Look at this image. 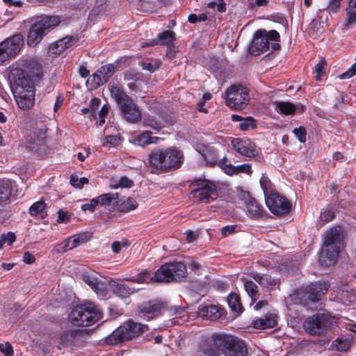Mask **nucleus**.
I'll list each match as a JSON object with an SVG mask.
<instances>
[{
  "instance_id": "nucleus-33",
  "label": "nucleus",
  "mask_w": 356,
  "mask_h": 356,
  "mask_svg": "<svg viewBox=\"0 0 356 356\" xmlns=\"http://www.w3.org/2000/svg\"><path fill=\"white\" fill-rule=\"evenodd\" d=\"M351 341L352 338L349 337H339L333 342V346L339 351L346 352L350 347Z\"/></svg>"
},
{
  "instance_id": "nucleus-51",
  "label": "nucleus",
  "mask_w": 356,
  "mask_h": 356,
  "mask_svg": "<svg viewBox=\"0 0 356 356\" xmlns=\"http://www.w3.org/2000/svg\"><path fill=\"white\" fill-rule=\"evenodd\" d=\"M98 74L99 72H96L88 80V81H91L92 86L95 88L102 86L106 83L105 79Z\"/></svg>"
},
{
  "instance_id": "nucleus-11",
  "label": "nucleus",
  "mask_w": 356,
  "mask_h": 356,
  "mask_svg": "<svg viewBox=\"0 0 356 356\" xmlns=\"http://www.w3.org/2000/svg\"><path fill=\"white\" fill-rule=\"evenodd\" d=\"M280 38V34L275 30L267 31L259 30L254 34L250 47V51L254 55H259L261 52L268 49L269 42L277 41Z\"/></svg>"
},
{
  "instance_id": "nucleus-55",
  "label": "nucleus",
  "mask_w": 356,
  "mask_h": 356,
  "mask_svg": "<svg viewBox=\"0 0 356 356\" xmlns=\"http://www.w3.org/2000/svg\"><path fill=\"white\" fill-rule=\"evenodd\" d=\"M0 352L4 355V356H13V349L11 344L8 342L5 343H0Z\"/></svg>"
},
{
  "instance_id": "nucleus-22",
  "label": "nucleus",
  "mask_w": 356,
  "mask_h": 356,
  "mask_svg": "<svg viewBox=\"0 0 356 356\" xmlns=\"http://www.w3.org/2000/svg\"><path fill=\"white\" fill-rule=\"evenodd\" d=\"M13 58H15L21 51L24 45V37L22 34H15L2 42Z\"/></svg>"
},
{
  "instance_id": "nucleus-6",
  "label": "nucleus",
  "mask_w": 356,
  "mask_h": 356,
  "mask_svg": "<svg viewBox=\"0 0 356 356\" xmlns=\"http://www.w3.org/2000/svg\"><path fill=\"white\" fill-rule=\"evenodd\" d=\"M177 163L178 152L176 149L156 148L149 156V165L152 172L171 168Z\"/></svg>"
},
{
  "instance_id": "nucleus-20",
  "label": "nucleus",
  "mask_w": 356,
  "mask_h": 356,
  "mask_svg": "<svg viewBox=\"0 0 356 356\" xmlns=\"http://www.w3.org/2000/svg\"><path fill=\"white\" fill-rule=\"evenodd\" d=\"M195 150L199 152L204 160L209 164L214 163L217 159V152L213 147L202 142H197L193 144Z\"/></svg>"
},
{
  "instance_id": "nucleus-41",
  "label": "nucleus",
  "mask_w": 356,
  "mask_h": 356,
  "mask_svg": "<svg viewBox=\"0 0 356 356\" xmlns=\"http://www.w3.org/2000/svg\"><path fill=\"white\" fill-rule=\"evenodd\" d=\"M65 49L66 46H65L60 39L51 44L49 46V53L51 54L58 55L63 52Z\"/></svg>"
},
{
  "instance_id": "nucleus-29",
  "label": "nucleus",
  "mask_w": 356,
  "mask_h": 356,
  "mask_svg": "<svg viewBox=\"0 0 356 356\" xmlns=\"http://www.w3.org/2000/svg\"><path fill=\"white\" fill-rule=\"evenodd\" d=\"M222 314V309L216 305H210L202 307L199 311V315L208 319L214 321L219 318Z\"/></svg>"
},
{
  "instance_id": "nucleus-26",
  "label": "nucleus",
  "mask_w": 356,
  "mask_h": 356,
  "mask_svg": "<svg viewBox=\"0 0 356 356\" xmlns=\"http://www.w3.org/2000/svg\"><path fill=\"white\" fill-rule=\"evenodd\" d=\"M277 323V316L274 314H269L264 317L256 319L252 322L255 329L264 330L273 327Z\"/></svg>"
},
{
  "instance_id": "nucleus-7",
  "label": "nucleus",
  "mask_w": 356,
  "mask_h": 356,
  "mask_svg": "<svg viewBox=\"0 0 356 356\" xmlns=\"http://www.w3.org/2000/svg\"><path fill=\"white\" fill-rule=\"evenodd\" d=\"M146 330V325L132 320H129L113 331L108 337L106 341L109 344L115 345L129 341L144 333Z\"/></svg>"
},
{
  "instance_id": "nucleus-52",
  "label": "nucleus",
  "mask_w": 356,
  "mask_h": 356,
  "mask_svg": "<svg viewBox=\"0 0 356 356\" xmlns=\"http://www.w3.org/2000/svg\"><path fill=\"white\" fill-rule=\"evenodd\" d=\"M12 58L13 56H11L6 46L3 44V43L1 42L0 43V64L4 63L6 60H8Z\"/></svg>"
},
{
  "instance_id": "nucleus-61",
  "label": "nucleus",
  "mask_w": 356,
  "mask_h": 356,
  "mask_svg": "<svg viewBox=\"0 0 356 356\" xmlns=\"http://www.w3.org/2000/svg\"><path fill=\"white\" fill-rule=\"evenodd\" d=\"M199 356H218L217 351L210 347H204L200 351Z\"/></svg>"
},
{
  "instance_id": "nucleus-48",
  "label": "nucleus",
  "mask_w": 356,
  "mask_h": 356,
  "mask_svg": "<svg viewBox=\"0 0 356 356\" xmlns=\"http://www.w3.org/2000/svg\"><path fill=\"white\" fill-rule=\"evenodd\" d=\"M212 98V95L209 92H206L203 95L202 97L197 104V108L198 111L202 113H207V108L204 107L205 103Z\"/></svg>"
},
{
  "instance_id": "nucleus-60",
  "label": "nucleus",
  "mask_w": 356,
  "mask_h": 356,
  "mask_svg": "<svg viewBox=\"0 0 356 356\" xmlns=\"http://www.w3.org/2000/svg\"><path fill=\"white\" fill-rule=\"evenodd\" d=\"M120 138L116 136H107L104 138L102 144L107 147L108 145H116L118 144Z\"/></svg>"
},
{
  "instance_id": "nucleus-24",
  "label": "nucleus",
  "mask_w": 356,
  "mask_h": 356,
  "mask_svg": "<svg viewBox=\"0 0 356 356\" xmlns=\"http://www.w3.org/2000/svg\"><path fill=\"white\" fill-rule=\"evenodd\" d=\"M161 140L159 137L152 136L151 131H145L136 135L133 139V143L136 145L144 147L151 144H157Z\"/></svg>"
},
{
  "instance_id": "nucleus-17",
  "label": "nucleus",
  "mask_w": 356,
  "mask_h": 356,
  "mask_svg": "<svg viewBox=\"0 0 356 356\" xmlns=\"http://www.w3.org/2000/svg\"><path fill=\"white\" fill-rule=\"evenodd\" d=\"M176 41V34L172 31H165L163 33L159 34L156 40H153L151 43L146 44L147 46L155 45L161 44L165 45L168 47L166 55L170 58H175L176 56L175 47L174 42Z\"/></svg>"
},
{
  "instance_id": "nucleus-47",
  "label": "nucleus",
  "mask_w": 356,
  "mask_h": 356,
  "mask_svg": "<svg viewBox=\"0 0 356 356\" xmlns=\"http://www.w3.org/2000/svg\"><path fill=\"white\" fill-rule=\"evenodd\" d=\"M130 245V243L127 239H122L121 241H115L111 245V248L113 252L119 253L122 249L127 248Z\"/></svg>"
},
{
  "instance_id": "nucleus-64",
  "label": "nucleus",
  "mask_w": 356,
  "mask_h": 356,
  "mask_svg": "<svg viewBox=\"0 0 356 356\" xmlns=\"http://www.w3.org/2000/svg\"><path fill=\"white\" fill-rule=\"evenodd\" d=\"M334 218V213L330 210H325L321 212V219L323 222H329Z\"/></svg>"
},
{
  "instance_id": "nucleus-1",
  "label": "nucleus",
  "mask_w": 356,
  "mask_h": 356,
  "mask_svg": "<svg viewBox=\"0 0 356 356\" xmlns=\"http://www.w3.org/2000/svg\"><path fill=\"white\" fill-rule=\"evenodd\" d=\"M8 79L18 106L23 110L31 108L35 102V88L31 77L26 72L16 67L10 71Z\"/></svg>"
},
{
  "instance_id": "nucleus-38",
  "label": "nucleus",
  "mask_w": 356,
  "mask_h": 356,
  "mask_svg": "<svg viewBox=\"0 0 356 356\" xmlns=\"http://www.w3.org/2000/svg\"><path fill=\"white\" fill-rule=\"evenodd\" d=\"M227 159L226 157H224L218 162L219 167L228 175H236V166L232 165L231 163H227Z\"/></svg>"
},
{
  "instance_id": "nucleus-45",
  "label": "nucleus",
  "mask_w": 356,
  "mask_h": 356,
  "mask_svg": "<svg viewBox=\"0 0 356 356\" xmlns=\"http://www.w3.org/2000/svg\"><path fill=\"white\" fill-rule=\"evenodd\" d=\"M117 198V193H106L99 195L96 199L99 200V203H100L102 205L108 206L111 203L113 200H116Z\"/></svg>"
},
{
  "instance_id": "nucleus-58",
  "label": "nucleus",
  "mask_w": 356,
  "mask_h": 356,
  "mask_svg": "<svg viewBox=\"0 0 356 356\" xmlns=\"http://www.w3.org/2000/svg\"><path fill=\"white\" fill-rule=\"evenodd\" d=\"M99 204V200L96 198H93L90 200V202L86 203L81 205V209L84 211H89L90 212L94 211L96 206Z\"/></svg>"
},
{
  "instance_id": "nucleus-62",
  "label": "nucleus",
  "mask_w": 356,
  "mask_h": 356,
  "mask_svg": "<svg viewBox=\"0 0 356 356\" xmlns=\"http://www.w3.org/2000/svg\"><path fill=\"white\" fill-rule=\"evenodd\" d=\"M1 238L5 243H7L8 245H12L16 240L15 234L11 232L2 234Z\"/></svg>"
},
{
  "instance_id": "nucleus-9",
  "label": "nucleus",
  "mask_w": 356,
  "mask_h": 356,
  "mask_svg": "<svg viewBox=\"0 0 356 356\" xmlns=\"http://www.w3.org/2000/svg\"><path fill=\"white\" fill-rule=\"evenodd\" d=\"M191 195L197 202L209 203L218 197L216 185L211 181L200 179L192 184Z\"/></svg>"
},
{
  "instance_id": "nucleus-49",
  "label": "nucleus",
  "mask_w": 356,
  "mask_h": 356,
  "mask_svg": "<svg viewBox=\"0 0 356 356\" xmlns=\"http://www.w3.org/2000/svg\"><path fill=\"white\" fill-rule=\"evenodd\" d=\"M239 129L242 131H247L255 127L254 120L252 118L248 117L243 119L238 124Z\"/></svg>"
},
{
  "instance_id": "nucleus-46",
  "label": "nucleus",
  "mask_w": 356,
  "mask_h": 356,
  "mask_svg": "<svg viewBox=\"0 0 356 356\" xmlns=\"http://www.w3.org/2000/svg\"><path fill=\"white\" fill-rule=\"evenodd\" d=\"M88 183V179L86 177L79 178L76 175H72L70 177V184L77 188H82L85 184Z\"/></svg>"
},
{
  "instance_id": "nucleus-21",
  "label": "nucleus",
  "mask_w": 356,
  "mask_h": 356,
  "mask_svg": "<svg viewBox=\"0 0 356 356\" xmlns=\"http://www.w3.org/2000/svg\"><path fill=\"white\" fill-rule=\"evenodd\" d=\"M86 242L85 236L83 234L74 235L70 237L54 248L56 252H67Z\"/></svg>"
},
{
  "instance_id": "nucleus-34",
  "label": "nucleus",
  "mask_w": 356,
  "mask_h": 356,
  "mask_svg": "<svg viewBox=\"0 0 356 356\" xmlns=\"http://www.w3.org/2000/svg\"><path fill=\"white\" fill-rule=\"evenodd\" d=\"M275 104L277 109L284 115L293 114L296 110V106L288 102H277Z\"/></svg>"
},
{
  "instance_id": "nucleus-13",
  "label": "nucleus",
  "mask_w": 356,
  "mask_h": 356,
  "mask_svg": "<svg viewBox=\"0 0 356 356\" xmlns=\"http://www.w3.org/2000/svg\"><path fill=\"white\" fill-rule=\"evenodd\" d=\"M330 320L327 315H314L304 323L305 329L311 334H321L328 327Z\"/></svg>"
},
{
  "instance_id": "nucleus-35",
  "label": "nucleus",
  "mask_w": 356,
  "mask_h": 356,
  "mask_svg": "<svg viewBox=\"0 0 356 356\" xmlns=\"http://www.w3.org/2000/svg\"><path fill=\"white\" fill-rule=\"evenodd\" d=\"M126 280L139 284H145L153 282V277L151 276L149 271L144 270L136 277H134L131 279H127Z\"/></svg>"
},
{
  "instance_id": "nucleus-3",
  "label": "nucleus",
  "mask_w": 356,
  "mask_h": 356,
  "mask_svg": "<svg viewBox=\"0 0 356 356\" xmlns=\"http://www.w3.org/2000/svg\"><path fill=\"white\" fill-rule=\"evenodd\" d=\"M111 96L119 106L124 118L129 122L137 123L142 120L141 109L136 105L120 87L115 85L110 86Z\"/></svg>"
},
{
  "instance_id": "nucleus-19",
  "label": "nucleus",
  "mask_w": 356,
  "mask_h": 356,
  "mask_svg": "<svg viewBox=\"0 0 356 356\" xmlns=\"http://www.w3.org/2000/svg\"><path fill=\"white\" fill-rule=\"evenodd\" d=\"M328 286L325 282H318L310 285L309 291L305 293L309 300L314 302L320 300L327 292Z\"/></svg>"
},
{
  "instance_id": "nucleus-40",
  "label": "nucleus",
  "mask_w": 356,
  "mask_h": 356,
  "mask_svg": "<svg viewBox=\"0 0 356 356\" xmlns=\"http://www.w3.org/2000/svg\"><path fill=\"white\" fill-rule=\"evenodd\" d=\"M244 287L248 294L253 300L257 298V286L252 281H245Z\"/></svg>"
},
{
  "instance_id": "nucleus-39",
  "label": "nucleus",
  "mask_w": 356,
  "mask_h": 356,
  "mask_svg": "<svg viewBox=\"0 0 356 356\" xmlns=\"http://www.w3.org/2000/svg\"><path fill=\"white\" fill-rule=\"evenodd\" d=\"M44 208L45 204L44 201H38L31 205V207L29 209V213L33 216L38 215L42 216V213Z\"/></svg>"
},
{
  "instance_id": "nucleus-44",
  "label": "nucleus",
  "mask_w": 356,
  "mask_h": 356,
  "mask_svg": "<svg viewBox=\"0 0 356 356\" xmlns=\"http://www.w3.org/2000/svg\"><path fill=\"white\" fill-rule=\"evenodd\" d=\"M98 74H100L105 79L106 82L114 73V67L112 65H106L101 67L97 71Z\"/></svg>"
},
{
  "instance_id": "nucleus-4",
  "label": "nucleus",
  "mask_w": 356,
  "mask_h": 356,
  "mask_svg": "<svg viewBox=\"0 0 356 356\" xmlns=\"http://www.w3.org/2000/svg\"><path fill=\"white\" fill-rule=\"evenodd\" d=\"M102 318L99 309L92 302L77 305L69 315L70 322L75 326H89Z\"/></svg>"
},
{
  "instance_id": "nucleus-54",
  "label": "nucleus",
  "mask_w": 356,
  "mask_h": 356,
  "mask_svg": "<svg viewBox=\"0 0 356 356\" xmlns=\"http://www.w3.org/2000/svg\"><path fill=\"white\" fill-rule=\"evenodd\" d=\"M293 133L300 143H305L306 141V130L303 127L295 128L293 130Z\"/></svg>"
},
{
  "instance_id": "nucleus-27",
  "label": "nucleus",
  "mask_w": 356,
  "mask_h": 356,
  "mask_svg": "<svg viewBox=\"0 0 356 356\" xmlns=\"http://www.w3.org/2000/svg\"><path fill=\"white\" fill-rule=\"evenodd\" d=\"M82 337V332L79 330H74L65 332L60 337V343L63 346L76 345Z\"/></svg>"
},
{
  "instance_id": "nucleus-43",
  "label": "nucleus",
  "mask_w": 356,
  "mask_h": 356,
  "mask_svg": "<svg viewBox=\"0 0 356 356\" xmlns=\"http://www.w3.org/2000/svg\"><path fill=\"white\" fill-rule=\"evenodd\" d=\"M260 185L261 188L264 191L265 197H266L267 195H270L273 193L271 191L272 184L269 179V178L264 174L262 175L260 179Z\"/></svg>"
},
{
  "instance_id": "nucleus-63",
  "label": "nucleus",
  "mask_w": 356,
  "mask_h": 356,
  "mask_svg": "<svg viewBox=\"0 0 356 356\" xmlns=\"http://www.w3.org/2000/svg\"><path fill=\"white\" fill-rule=\"evenodd\" d=\"M240 172H244L248 175H250L252 173V168L248 164H242L236 166V175Z\"/></svg>"
},
{
  "instance_id": "nucleus-42",
  "label": "nucleus",
  "mask_w": 356,
  "mask_h": 356,
  "mask_svg": "<svg viewBox=\"0 0 356 356\" xmlns=\"http://www.w3.org/2000/svg\"><path fill=\"white\" fill-rule=\"evenodd\" d=\"M133 185V181L127 177H122L120 179L117 181H113L111 184V187L113 189L121 188H130Z\"/></svg>"
},
{
  "instance_id": "nucleus-12",
  "label": "nucleus",
  "mask_w": 356,
  "mask_h": 356,
  "mask_svg": "<svg viewBox=\"0 0 356 356\" xmlns=\"http://www.w3.org/2000/svg\"><path fill=\"white\" fill-rule=\"evenodd\" d=\"M266 203L269 210L275 215L286 214L291 209L290 202L284 197L276 193L267 195Z\"/></svg>"
},
{
  "instance_id": "nucleus-36",
  "label": "nucleus",
  "mask_w": 356,
  "mask_h": 356,
  "mask_svg": "<svg viewBox=\"0 0 356 356\" xmlns=\"http://www.w3.org/2000/svg\"><path fill=\"white\" fill-rule=\"evenodd\" d=\"M254 279L257 281L261 286H264L266 288H270L277 284V281L275 279H273L270 276L264 275H257Z\"/></svg>"
},
{
  "instance_id": "nucleus-37",
  "label": "nucleus",
  "mask_w": 356,
  "mask_h": 356,
  "mask_svg": "<svg viewBox=\"0 0 356 356\" xmlns=\"http://www.w3.org/2000/svg\"><path fill=\"white\" fill-rule=\"evenodd\" d=\"M137 206L138 204L134 199L128 197L124 200H121L120 209L123 212H129L130 211L134 210Z\"/></svg>"
},
{
  "instance_id": "nucleus-25",
  "label": "nucleus",
  "mask_w": 356,
  "mask_h": 356,
  "mask_svg": "<svg viewBox=\"0 0 356 356\" xmlns=\"http://www.w3.org/2000/svg\"><path fill=\"white\" fill-rule=\"evenodd\" d=\"M109 286L113 292L120 298H126L136 291L135 288L116 280H111Z\"/></svg>"
},
{
  "instance_id": "nucleus-53",
  "label": "nucleus",
  "mask_w": 356,
  "mask_h": 356,
  "mask_svg": "<svg viewBox=\"0 0 356 356\" xmlns=\"http://www.w3.org/2000/svg\"><path fill=\"white\" fill-rule=\"evenodd\" d=\"M342 0H329L327 10L330 13H337L340 8Z\"/></svg>"
},
{
  "instance_id": "nucleus-10",
  "label": "nucleus",
  "mask_w": 356,
  "mask_h": 356,
  "mask_svg": "<svg viewBox=\"0 0 356 356\" xmlns=\"http://www.w3.org/2000/svg\"><path fill=\"white\" fill-rule=\"evenodd\" d=\"M225 104L233 109H243L249 103L250 95L248 90L241 86H232L225 92Z\"/></svg>"
},
{
  "instance_id": "nucleus-32",
  "label": "nucleus",
  "mask_w": 356,
  "mask_h": 356,
  "mask_svg": "<svg viewBox=\"0 0 356 356\" xmlns=\"http://www.w3.org/2000/svg\"><path fill=\"white\" fill-rule=\"evenodd\" d=\"M161 309V304L148 302L143 306L141 312L150 318L157 315L160 312Z\"/></svg>"
},
{
  "instance_id": "nucleus-56",
  "label": "nucleus",
  "mask_w": 356,
  "mask_h": 356,
  "mask_svg": "<svg viewBox=\"0 0 356 356\" xmlns=\"http://www.w3.org/2000/svg\"><path fill=\"white\" fill-rule=\"evenodd\" d=\"M325 61L321 60L315 67L316 78L320 80L325 72Z\"/></svg>"
},
{
  "instance_id": "nucleus-30",
  "label": "nucleus",
  "mask_w": 356,
  "mask_h": 356,
  "mask_svg": "<svg viewBox=\"0 0 356 356\" xmlns=\"http://www.w3.org/2000/svg\"><path fill=\"white\" fill-rule=\"evenodd\" d=\"M12 184L10 180H0V204H6L9 202Z\"/></svg>"
},
{
  "instance_id": "nucleus-23",
  "label": "nucleus",
  "mask_w": 356,
  "mask_h": 356,
  "mask_svg": "<svg viewBox=\"0 0 356 356\" xmlns=\"http://www.w3.org/2000/svg\"><path fill=\"white\" fill-rule=\"evenodd\" d=\"M241 197L244 200L245 207L248 214L252 218H257L261 215L262 209L261 206L252 198L250 194L247 192H242Z\"/></svg>"
},
{
  "instance_id": "nucleus-50",
  "label": "nucleus",
  "mask_w": 356,
  "mask_h": 356,
  "mask_svg": "<svg viewBox=\"0 0 356 356\" xmlns=\"http://www.w3.org/2000/svg\"><path fill=\"white\" fill-rule=\"evenodd\" d=\"M98 74L99 72H96L88 80V81H91L92 86L95 88L102 86L106 83L105 79Z\"/></svg>"
},
{
  "instance_id": "nucleus-28",
  "label": "nucleus",
  "mask_w": 356,
  "mask_h": 356,
  "mask_svg": "<svg viewBox=\"0 0 356 356\" xmlns=\"http://www.w3.org/2000/svg\"><path fill=\"white\" fill-rule=\"evenodd\" d=\"M344 25L347 29L356 26V0H349L348 2Z\"/></svg>"
},
{
  "instance_id": "nucleus-16",
  "label": "nucleus",
  "mask_w": 356,
  "mask_h": 356,
  "mask_svg": "<svg viewBox=\"0 0 356 356\" xmlns=\"http://www.w3.org/2000/svg\"><path fill=\"white\" fill-rule=\"evenodd\" d=\"M46 125L42 122L33 127L30 134L26 136V143L29 147L35 149L42 145L46 138Z\"/></svg>"
},
{
  "instance_id": "nucleus-31",
  "label": "nucleus",
  "mask_w": 356,
  "mask_h": 356,
  "mask_svg": "<svg viewBox=\"0 0 356 356\" xmlns=\"http://www.w3.org/2000/svg\"><path fill=\"white\" fill-rule=\"evenodd\" d=\"M227 303L232 311L235 313V316H238L242 312V305L240 302L239 298L236 294H229L227 298Z\"/></svg>"
},
{
  "instance_id": "nucleus-59",
  "label": "nucleus",
  "mask_w": 356,
  "mask_h": 356,
  "mask_svg": "<svg viewBox=\"0 0 356 356\" xmlns=\"http://www.w3.org/2000/svg\"><path fill=\"white\" fill-rule=\"evenodd\" d=\"M354 75H356V63L353 64L346 72L340 74L339 78L340 79H347Z\"/></svg>"
},
{
  "instance_id": "nucleus-2",
  "label": "nucleus",
  "mask_w": 356,
  "mask_h": 356,
  "mask_svg": "<svg viewBox=\"0 0 356 356\" xmlns=\"http://www.w3.org/2000/svg\"><path fill=\"white\" fill-rule=\"evenodd\" d=\"M343 238L341 227L332 228L326 233L319 257V261L322 265L330 266L335 264L343 248Z\"/></svg>"
},
{
  "instance_id": "nucleus-57",
  "label": "nucleus",
  "mask_w": 356,
  "mask_h": 356,
  "mask_svg": "<svg viewBox=\"0 0 356 356\" xmlns=\"http://www.w3.org/2000/svg\"><path fill=\"white\" fill-rule=\"evenodd\" d=\"M101 104V100L98 98H93L89 105V107L91 111V115L95 118H96V113L99 108Z\"/></svg>"
},
{
  "instance_id": "nucleus-5",
  "label": "nucleus",
  "mask_w": 356,
  "mask_h": 356,
  "mask_svg": "<svg viewBox=\"0 0 356 356\" xmlns=\"http://www.w3.org/2000/svg\"><path fill=\"white\" fill-rule=\"evenodd\" d=\"M213 345L220 350L225 356H246L247 346L245 343L231 335L214 334L212 336Z\"/></svg>"
},
{
  "instance_id": "nucleus-8",
  "label": "nucleus",
  "mask_w": 356,
  "mask_h": 356,
  "mask_svg": "<svg viewBox=\"0 0 356 356\" xmlns=\"http://www.w3.org/2000/svg\"><path fill=\"white\" fill-rule=\"evenodd\" d=\"M60 23L56 16H47L34 23L30 28L27 35V44L29 47L36 46L48 31L53 29Z\"/></svg>"
},
{
  "instance_id": "nucleus-18",
  "label": "nucleus",
  "mask_w": 356,
  "mask_h": 356,
  "mask_svg": "<svg viewBox=\"0 0 356 356\" xmlns=\"http://www.w3.org/2000/svg\"><path fill=\"white\" fill-rule=\"evenodd\" d=\"M83 280L90 286L101 298L106 296V284L102 282L96 272H89L83 275Z\"/></svg>"
},
{
  "instance_id": "nucleus-15",
  "label": "nucleus",
  "mask_w": 356,
  "mask_h": 356,
  "mask_svg": "<svg viewBox=\"0 0 356 356\" xmlns=\"http://www.w3.org/2000/svg\"><path fill=\"white\" fill-rule=\"evenodd\" d=\"M177 271L178 263H166L154 273L153 282L165 283L172 282L175 279Z\"/></svg>"
},
{
  "instance_id": "nucleus-14",
  "label": "nucleus",
  "mask_w": 356,
  "mask_h": 356,
  "mask_svg": "<svg viewBox=\"0 0 356 356\" xmlns=\"http://www.w3.org/2000/svg\"><path fill=\"white\" fill-rule=\"evenodd\" d=\"M229 141L232 143L234 149L242 156L254 157L259 152L255 144L248 138H227L225 140L226 143Z\"/></svg>"
}]
</instances>
